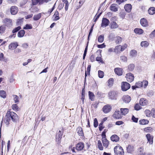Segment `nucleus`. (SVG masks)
Instances as JSON below:
<instances>
[{
  "instance_id": "obj_54",
  "label": "nucleus",
  "mask_w": 155,
  "mask_h": 155,
  "mask_svg": "<svg viewBox=\"0 0 155 155\" xmlns=\"http://www.w3.org/2000/svg\"><path fill=\"white\" fill-rule=\"evenodd\" d=\"M154 92L153 91H149L147 93V95L148 96L151 97L153 95Z\"/></svg>"
},
{
  "instance_id": "obj_37",
  "label": "nucleus",
  "mask_w": 155,
  "mask_h": 155,
  "mask_svg": "<svg viewBox=\"0 0 155 155\" xmlns=\"http://www.w3.org/2000/svg\"><path fill=\"white\" fill-rule=\"evenodd\" d=\"M97 147L98 149L101 150H103V147L102 146V143L100 140H99L97 141Z\"/></svg>"
},
{
  "instance_id": "obj_6",
  "label": "nucleus",
  "mask_w": 155,
  "mask_h": 155,
  "mask_svg": "<svg viewBox=\"0 0 155 155\" xmlns=\"http://www.w3.org/2000/svg\"><path fill=\"white\" fill-rule=\"evenodd\" d=\"M112 107L109 104H107L104 106L103 108V111L105 113H107L111 110Z\"/></svg>"
},
{
  "instance_id": "obj_52",
  "label": "nucleus",
  "mask_w": 155,
  "mask_h": 155,
  "mask_svg": "<svg viewBox=\"0 0 155 155\" xmlns=\"http://www.w3.org/2000/svg\"><path fill=\"white\" fill-rule=\"evenodd\" d=\"M144 130L146 132H149L152 131V128L151 127H148L144 128Z\"/></svg>"
},
{
  "instance_id": "obj_13",
  "label": "nucleus",
  "mask_w": 155,
  "mask_h": 155,
  "mask_svg": "<svg viewBox=\"0 0 155 155\" xmlns=\"http://www.w3.org/2000/svg\"><path fill=\"white\" fill-rule=\"evenodd\" d=\"M102 140L104 146L106 148H107L109 143L108 141L104 137H102Z\"/></svg>"
},
{
  "instance_id": "obj_58",
  "label": "nucleus",
  "mask_w": 155,
  "mask_h": 155,
  "mask_svg": "<svg viewBox=\"0 0 155 155\" xmlns=\"http://www.w3.org/2000/svg\"><path fill=\"white\" fill-rule=\"evenodd\" d=\"M126 13L124 12H121L120 13V16L122 19H124L125 18Z\"/></svg>"
},
{
  "instance_id": "obj_7",
  "label": "nucleus",
  "mask_w": 155,
  "mask_h": 155,
  "mask_svg": "<svg viewBox=\"0 0 155 155\" xmlns=\"http://www.w3.org/2000/svg\"><path fill=\"white\" fill-rule=\"evenodd\" d=\"M110 23V21L108 19L105 18H103L102 21L101 27H106Z\"/></svg>"
},
{
  "instance_id": "obj_49",
  "label": "nucleus",
  "mask_w": 155,
  "mask_h": 155,
  "mask_svg": "<svg viewBox=\"0 0 155 155\" xmlns=\"http://www.w3.org/2000/svg\"><path fill=\"white\" fill-rule=\"evenodd\" d=\"M143 149L140 148L138 150V155H145V153L143 152Z\"/></svg>"
},
{
  "instance_id": "obj_15",
  "label": "nucleus",
  "mask_w": 155,
  "mask_h": 155,
  "mask_svg": "<svg viewBox=\"0 0 155 155\" xmlns=\"http://www.w3.org/2000/svg\"><path fill=\"white\" fill-rule=\"evenodd\" d=\"M148 101L147 100L144 98H141L140 101V104L141 105L144 106L148 104Z\"/></svg>"
},
{
  "instance_id": "obj_60",
  "label": "nucleus",
  "mask_w": 155,
  "mask_h": 155,
  "mask_svg": "<svg viewBox=\"0 0 155 155\" xmlns=\"http://www.w3.org/2000/svg\"><path fill=\"white\" fill-rule=\"evenodd\" d=\"M148 84V81H143V87L145 88Z\"/></svg>"
},
{
  "instance_id": "obj_8",
  "label": "nucleus",
  "mask_w": 155,
  "mask_h": 155,
  "mask_svg": "<svg viewBox=\"0 0 155 155\" xmlns=\"http://www.w3.org/2000/svg\"><path fill=\"white\" fill-rule=\"evenodd\" d=\"M126 78L128 82H131L134 79V76L132 73H129L126 74Z\"/></svg>"
},
{
  "instance_id": "obj_36",
  "label": "nucleus",
  "mask_w": 155,
  "mask_h": 155,
  "mask_svg": "<svg viewBox=\"0 0 155 155\" xmlns=\"http://www.w3.org/2000/svg\"><path fill=\"white\" fill-rule=\"evenodd\" d=\"M134 32L137 34H141L143 33V31L142 29L140 28H135L134 30Z\"/></svg>"
},
{
  "instance_id": "obj_22",
  "label": "nucleus",
  "mask_w": 155,
  "mask_h": 155,
  "mask_svg": "<svg viewBox=\"0 0 155 155\" xmlns=\"http://www.w3.org/2000/svg\"><path fill=\"white\" fill-rule=\"evenodd\" d=\"M114 71L116 74L118 75H121L123 73L122 69L119 68H117L114 69Z\"/></svg>"
},
{
  "instance_id": "obj_56",
  "label": "nucleus",
  "mask_w": 155,
  "mask_h": 155,
  "mask_svg": "<svg viewBox=\"0 0 155 155\" xmlns=\"http://www.w3.org/2000/svg\"><path fill=\"white\" fill-rule=\"evenodd\" d=\"M102 13L101 12L98 15H96L95 16L94 18V22H96V21H97L98 18H99V17L101 16Z\"/></svg>"
},
{
  "instance_id": "obj_20",
  "label": "nucleus",
  "mask_w": 155,
  "mask_h": 155,
  "mask_svg": "<svg viewBox=\"0 0 155 155\" xmlns=\"http://www.w3.org/2000/svg\"><path fill=\"white\" fill-rule=\"evenodd\" d=\"M62 136V134L61 130H59L56 136V141L58 142H60Z\"/></svg>"
},
{
  "instance_id": "obj_39",
  "label": "nucleus",
  "mask_w": 155,
  "mask_h": 155,
  "mask_svg": "<svg viewBox=\"0 0 155 155\" xmlns=\"http://www.w3.org/2000/svg\"><path fill=\"white\" fill-rule=\"evenodd\" d=\"M0 96L3 98H5L6 96L5 91L3 90L0 91Z\"/></svg>"
},
{
  "instance_id": "obj_5",
  "label": "nucleus",
  "mask_w": 155,
  "mask_h": 155,
  "mask_svg": "<svg viewBox=\"0 0 155 155\" xmlns=\"http://www.w3.org/2000/svg\"><path fill=\"white\" fill-rule=\"evenodd\" d=\"M113 116L114 118L118 119H121L122 117L120 111L119 110L115 111Z\"/></svg>"
},
{
  "instance_id": "obj_38",
  "label": "nucleus",
  "mask_w": 155,
  "mask_h": 155,
  "mask_svg": "<svg viewBox=\"0 0 155 155\" xmlns=\"http://www.w3.org/2000/svg\"><path fill=\"white\" fill-rule=\"evenodd\" d=\"M127 148V152L129 153H130L134 150L133 146L130 145H128Z\"/></svg>"
},
{
  "instance_id": "obj_45",
  "label": "nucleus",
  "mask_w": 155,
  "mask_h": 155,
  "mask_svg": "<svg viewBox=\"0 0 155 155\" xmlns=\"http://www.w3.org/2000/svg\"><path fill=\"white\" fill-rule=\"evenodd\" d=\"M54 18L55 19V20L57 21L60 18L59 17V13L57 11H56L54 13Z\"/></svg>"
},
{
  "instance_id": "obj_24",
  "label": "nucleus",
  "mask_w": 155,
  "mask_h": 155,
  "mask_svg": "<svg viewBox=\"0 0 155 155\" xmlns=\"http://www.w3.org/2000/svg\"><path fill=\"white\" fill-rule=\"evenodd\" d=\"M129 109L127 108H121L120 109V111L122 115H125L129 112Z\"/></svg>"
},
{
  "instance_id": "obj_16",
  "label": "nucleus",
  "mask_w": 155,
  "mask_h": 155,
  "mask_svg": "<svg viewBox=\"0 0 155 155\" xmlns=\"http://www.w3.org/2000/svg\"><path fill=\"white\" fill-rule=\"evenodd\" d=\"M18 46V45L17 42L12 43L9 45L8 48L10 49L13 50L16 48Z\"/></svg>"
},
{
  "instance_id": "obj_12",
  "label": "nucleus",
  "mask_w": 155,
  "mask_h": 155,
  "mask_svg": "<svg viewBox=\"0 0 155 155\" xmlns=\"http://www.w3.org/2000/svg\"><path fill=\"white\" fill-rule=\"evenodd\" d=\"M21 29V27L20 26H18V27L15 28L12 31V32L13 33V34L12 35H10L9 37L10 38H12V37L15 38V33L17 32Z\"/></svg>"
},
{
  "instance_id": "obj_63",
  "label": "nucleus",
  "mask_w": 155,
  "mask_h": 155,
  "mask_svg": "<svg viewBox=\"0 0 155 155\" xmlns=\"http://www.w3.org/2000/svg\"><path fill=\"white\" fill-rule=\"evenodd\" d=\"M131 119L133 122L136 123L137 122L138 120V118H136L134 115L132 116Z\"/></svg>"
},
{
  "instance_id": "obj_62",
  "label": "nucleus",
  "mask_w": 155,
  "mask_h": 155,
  "mask_svg": "<svg viewBox=\"0 0 155 155\" xmlns=\"http://www.w3.org/2000/svg\"><path fill=\"white\" fill-rule=\"evenodd\" d=\"M14 97V100L15 103L18 102L19 100H18V97L17 95H13Z\"/></svg>"
},
{
  "instance_id": "obj_4",
  "label": "nucleus",
  "mask_w": 155,
  "mask_h": 155,
  "mask_svg": "<svg viewBox=\"0 0 155 155\" xmlns=\"http://www.w3.org/2000/svg\"><path fill=\"white\" fill-rule=\"evenodd\" d=\"M130 84L127 82H123L121 83V89L123 91H127L130 88Z\"/></svg>"
},
{
  "instance_id": "obj_59",
  "label": "nucleus",
  "mask_w": 155,
  "mask_h": 155,
  "mask_svg": "<svg viewBox=\"0 0 155 155\" xmlns=\"http://www.w3.org/2000/svg\"><path fill=\"white\" fill-rule=\"evenodd\" d=\"M120 59L123 62H126L127 61V57L124 56H121L120 57Z\"/></svg>"
},
{
  "instance_id": "obj_44",
  "label": "nucleus",
  "mask_w": 155,
  "mask_h": 155,
  "mask_svg": "<svg viewBox=\"0 0 155 155\" xmlns=\"http://www.w3.org/2000/svg\"><path fill=\"white\" fill-rule=\"evenodd\" d=\"M104 40V36L103 35H100L98 37V41L100 43L102 42Z\"/></svg>"
},
{
  "instance_id": "obj_46",
  "label": "nucleus",
  "mask_w": 155,
  "mask_h": 155,
  "mask_svg": "<svg viewBox=\"0 0 155 155\" xmlns=\"http://www.w3.org/2000/svg\"><path fill=\"white\" fill-rule=\"evenodd\" d=\"M145 113L146 116L147 117H150L151 115V111H150L148 110H145Z\"/></svg>"
},
{
  "instance_id": "obj_9",
  "label": "nucleus",
  "mask_w": 155,
  "mask_h": 155,
  "mask_svg": "<svg viewBox=\"0 0 155 155\" xmlns=\"http://www.w3.org/2000/svg\"><path fill=\"white\" fill-rule=\"evenodd\" d=\"M122 99L123 102L126 103H129L131 100L130 97L128 95H124Z\"/></svg>"
},
{
  "instance_id": "obj_42",
  "label": "nucleus",
  "mask_w": 155,
  "mask_h": 155,
  "mask_svg": "<svg viewBox=\"0 0 155 155\" xmlns=\"http://www.w3.org/2000/svg\"><path fill=\"white\" fill-rule=\"evenodd\" d=\"M134 64H131L128 66V69L129 71H133L134 68Z\"/></svg>"
},
{
  "instance_id": "obj_51",
  "label": "nucleus",
  "mask_w": 155,
  "mask_h": 155,
  "mask_svg": "<svg viewBox=\"0 0 155 155\" xmlns=\"http://www.w3.org/2000/svg\"><path fill=\"white\" fill-rule=\"evenodd\" d=\"M98 76L100 78H102L104 76V72L101 71H98Z\"/></svg>"
},
{
  "instance_id": "obj_34",
  "label": "nucleus",
  "mask_w": 155,
  "mask_h": 155,
  "mask_svg": "<svg viewBox=\"0 0 155 155\" xmlns=\"http://www.w3.org/2000/svg\"><path fill=\"white\" fill-rule=\"evenodd\" d=\"M91 65H88L87 68V71H86L85 73V80L86 78V77L87 76V74L88 75H89L90 74V71L91 70Z\"/></svg>"
},
{
  "instance_id": "obj_35",
  "label": "nucleus",
  "mask_w": 155,
  "mask_h": 155,
  "mask_svg": "<svg viewBox=\"0 0 155 155\" xmlns=\"http://www.w3.org/2000/svg\"><path fill=\"white\" fill-rule=\"evenodd\" d=\"M130 56L132 57H135L137 55V52L136 50H132L130 52Z\"/></svg>"
},
{
  "instance_id": "obj_1",
  "label": "nucleus",
  "mask_w": 155,
  "mask_h": 155,
  "mask_svg": "<svg viewBox=\"0 0 155 155\" xmlns=\"http://www.w3.org/2000/svg\"><path fill=\"white\" fill-rule=\"evenodd\" d=\"M18 119V115L15 113L8 111L5 117L4 122L6 125H8L11 120L13 122H16Z\"/></svg>"
},
{
  "instance_id": "obj_2",
  "label": "nucleus",
  "mask_w": 155,
  "mask_h": 155,
  "mask_svg": "<svg viewBox=\"0 0 155 155\" xmlns=\"http://www.w3.org/2000/svg\"><path fill=\"white\" fill-rule=\"evenodd\" d=\"M115 155H124V152L122 147L120 146H116L114 148Z\"/></svg>"
},
{
  "instance_id": "obj_31",
  "label": "nucleus",
  "mask_w": 155,
  "mask_h": 155,
  "mask_svg": "<svg viewBox=\"0 0 155 155\" xmlns=\"http://www.w3.org/2000/svg\"><path fill=\"white\" fill-rule=\"evenodd\" d=\"M149 122L148 120L146 119H142L139 121L140 124L143 125L147 124Z\"/></svg>"
},
{
  "instance_id": "obj_17",
  "label": "nucleus",
  "mask_w": 155,
  "mask_h": 155,
  "mask_svg": "<svg viewBox=\"0 0 155 155\" xmlns=\"http://www.w3.org/2000/svg\"><path fill=\"white\" fill-rule=\"evenodd\" d=\"M148 142L150 144H152L153 143V137L150 134H147L146 135Z\"/></svg>"
},
{
  "instance_id": "obj_57",
  "label": "nucleus",
  "mask_w": 155,
  "mask_h": 155,
  "mask_svg": "<svg viewBox=\"0 0 155 155\" xmlns=\"http://www.w3.org/2000/svg\"><path fill=\"white\" fill-rule=\"evenodd\" d=\"M98 124L97 120V118H95L94 120V125L95 127H97Z\"/></svg>"
},
{
  "instance_id": "obj_32",
  "label": "nucleus",
  "mask_w": 155,
  "mask_h": 155,
  "mask_svg": "<svg viewBox=\"0 0 155 155\" xmlns=\"http://www.w3.org/2000/svg\"><path fill=\"white\" fill-rule=\"evenodd\" d=\"M88 95L89 99L92 101H94L95 97L94 93L93 92H91L90 91H89L88 92Z\"/></svg>"
},
{
  "instance_id": "obj_47",
  "label": "nucleus",
  "mask_w": 155,
  "mask_h": 155,
  "mask_svg": "<svg viewBox=\"0 0 155 155\" xmlns=\"http://www.w3.org/2000/svg\"><path fill=\"white\" fill-rule=\"evenodd\" d=\"M32 28V26L31 24H27L24 27L23 29H31Z\"/></svg>"
},
{
  "instance_id": "obj_50",
  "label": "nucleus",
  "mask_w": 155,
  "mask_h": 155,
  "mask_svg": "<svg viewBox=\"0 0 155 155\" xmlns=\"http://www.w3.org/2000/svg\"><path fill=\"white\" fill-rule=\"evenodd\" d=\"M134 108L135 110H138L141 108V107L140 106L139 104H136L134 106Z\"/></svg>"
},
{
  "instance_id": "obj_25",
  "label": "nucleus",
  "mask_w": 155,
  "mask_h": 155,
  "mask_svg": "<svg viewBox=\"0 0 155 155\" xmlns=\"http://www.w3.org/2000/svg\"><path fill=\"white\" fill-rule=\"evenodd\" d=\"M116 5L115 4H112L110 7V10L114 12H117L118 11V8L116 6Z\"/></svg>"
},
{
  "instance_id": "obj_43",
  "label": "nucleus",
  "mask_w": 155,
  "mask_h": 155,
  "mask_svg": "<svg viewBox=\"0 0 155 155\" xmlns=\"http://www.w3.org/2000/svg\"><path fill=\"white\" fill-rule=\"evenodd\" d=\"M136 87L137 88H140L143 87V81H139L136 84Z\"/></svg>"
},
{
  "instance_id": "obj_19",
  "label": "nucleus",
  "mask_w": 155,
  "mask_h": 155,
  "mask_svg": "<svg viewBox=\"0 0 155 155\" xmlns=\"http://www.w3.org/2000/svg\"><path fill=\"white\" fill-rule=\"evenodd\" d=\"M132 8V5L130 4H126L124 7L125 11L128 13H129L131 11Z\"/></svg>"
},
{
  "instance_id": "obj_48",
  "label": "nucleus",
  "mask_w": 155,
  "mask_h": 155,
  "mask_svg": "<svg viewBox=\"0 0 155 155\" xmlns=\"http://www.w3.org/2000/svg\"><path fill=\"white\" fill-rule=\"evenodd\" d=\"M114 79L112 78L110 79L108 81V85L110 87L113 85Z\"/></svg>"
},
{
  "instance_id": "obj_40",
  "label": "nucleus",
  "mask_w": 155,
  "mask_h": 155,
  "mask_svg": "<svg viewBox=\"0 0 155 155\" xmlns=\"http://www.w3.org/2000/svg\"><path fill=\"white\" fill-rule=\"evenodd\" d=\"M115 42L117 44L120 43L122 41V38L120 36H118L116 37Z\"/></svg>"
},
{
  "instance_id": "obj_55",
  "label": "nucleus",
  "mask_w": 155,
  "mask_h": 155,
  "mask_svg": "<svg viewBox=\"0 0 155 155\" xmlns=\"http://www.w3.org/2000/svg\"><path fill=\"white\" fill-rule=\"evenodd\" d=\"M23 18H22L18 20L16 22V25H21L23 21Z\"/></svg>"
},
{
  "instance_id": "obj_41",
  "label": "nucleus",
  "mask_w": 155,
  "mask_h": 155,
  "mask_svg": "<svg viewBox=\"0 0 155 155\" xmlns=\"http://www.w3.org/2000/svg\"><path fill=\"white\" fill-rule=\"evenodd\" d=\"M140 45L142 47H147L149 45V43L147 41H143L141 42Z\"/></svg>"
},
{
  "instance_id": "obj_64",
  "label": "nucleus",
  "mask_w": 155,
  "mask_h": 155,
  "mask_svg": "<svg viewBox=\"0 0 155 155\" xmlns=\"http://www.w3.org/2000/svg\"><path fill=\"white\" fill-rule=\"evenodd\" d=\"M12 108L14 110H17L18 109V107L16 104H13L12 106Z\"/></svg>"
},
{
  "instance_id": "obj_3",
  "label": "nucleus",
  "mask_w": 155,
  "mask_h": 155,
  "mask_svg": "<svg viewBox=\"0 0 155 155\" xmlns=\"http://www.w3.org/2000/svg\"><path fill=\"white\" fill-rule=\"evenodd\" d=\"M118 95V92L115 91H111L108 93L109 99L112 100H116Z\"/></svg>"
},
{
  "instance_id": "obj_29",
  "label": "nucleus",
  "mask_w": 155,
  "mask_h": 155,
  "mask_svg": "<svg viewBox=\"0 0 155 155\" xmlns=\"http://www.w3.org/2000/svg\"><path fill=\"white\" fill-rule=\"evenodd\" d=\"M121 45H118L114 49V51L116 53H118L121 51Z\"/></svg>"
},
{
  "instance_id": "obj_27",
  "label": "nucleus",
  "mask_w": 155,
  "mask_h": 155,
  "mask_svg": "<svg viewBox=\"0 0 155 155\" xmlns=\"http://www.w3.org/2000/svg\"><path fill=\"white\" fill-rule=\"evenodd\" d=\"M25 33V31L24 30H20L18 33V36L19 38L23 37Z\"/></svg>"
},
{
  "instance_id": "obj_11",
  "label": "nucleus",
  "mask_w": 155,
  "mask_h": 155,
  "mask_svg": "<svg viewBox=\"0 0 155 155\" xmlns=\"http://www.w3.org/2000/svg\"><path fill=\"white\" fill-rule=\"evenodd\" d=\"M140 23L141 25L144 27H147L148 25L147 20L144 18H142L140 19Z\"/></svg>"
},
{
  "instance_id": "obj_21",
  "label": "nucleus",
  "mask_w": 155,
  "mask_h": 155,
  "mask_svg": "<svg viewBox=\"0 0 155 155\" xmlns=\"http://www.w3.org/2000/svg\"><path fill=\"white\" fill-rule=\"evenodd\" d=\"M77 131L78 135L81 137L84 136V134L82 128L81 127H78L77 129Z\"/></svg>"
},
{
  "instance_id": "obj_23",
  "label": "nucleus",
  "mask_w": 155,
  "mask_h": 155,
  "mask_svg": "<svg viewBox=\"0 0 155 155\" xmlns=\"http://www.w3.org/2000/svg\"><path fill=\"white\" fill-rule=\"evenodd\" d=\"M110 139L112 141L115 142L118 141L119 140V137L116 134L112 135L110 137Z\"/></svg>"
},
{
  "instance_id": "obj_53",
  "label": "nucleus",
  "mask_w": 155,
  "mask_h": 155,
  "mask_svg": "<svg viewBox=\"0 0 155 155\" xmlns=\"http://www.w3.org/2000/svg\"><path fill=\"white\" fill-rule=\"evenodd\" d=\"M5 30V28L4 26H1L0 27V33L2 34L4 33Z\"/></svg>"
},
{
  "instance_id": "obj_18",
  "label": "nucleus",
  "mask_w": 155,
  "mask_h": 155,
  "mask_svg": "<svg viewBox=\"0 0 155 155\" xmlns=\"http://www.w3.org/2000/svg\"><path fill=\"white\" fill-rule=\"evenodd\" d=\"M18 11V8L15 6H12L11 8V12L12 15H15Z\"/></svg>"
},
{
  "instance_id": "obj_61",
  "label": "nucleus",
  "mask_w": 155,
  "mask_h": 155,
  "mask_svg": "<svg viewBox=\"0 0 155 155\" xmlns=\"http://www.w3.org/2000/svg\"><path fill=\"white\" fill-rule=\"evenodd\" d=\"M151 115L153 117L155 118V109L153 108L151 110Z\"/></svg>"
},
{
  "instance_id": "obj_10",
  "label": "nucleus",
  "mask_w": 155,
  "mask_h": 155,
  "mask_svg": "<svg viewBox=\"0 0 155 155\" xmlns=\"http://www.w3.org/2000/svg\"><path fill=\"white\" fill-rule=\"evenodd\" d=\"M84 147V143L81 142H79L76 145V149L78 150H81Z\"/></svg>"
},
{
  "instance_id": "obj_26",
  "label": "nucleus",
  "mask_w": 155,
  "mask_h": 155,
  "mask_svg": "<svg viewBox=\"0 0 155 155\" xmlns=\"http://www.w3.org/2000/svg\"><path fill=\"white\" fill-rule=\"evenodd\" d=\"M110 28L111 29H115L117 28L118 25L117 23L114 21L111 22L110 24Z\"/></svg>"
},
{
  "instance_id": "obj_28",
  "label": "nucleus",
  "mask_w": 155,
  "mask_h": 155,
  "mask_svg": "<svg viewBox=\"0 0 155 155\" xmlns=\"http://www.w3.org/2000/svg\"><path fill=\"white\" fill-rule=\"evenodd\" d=\"M149 13L153 15L155 13V8L154 7H150L148 10Z\"/></svg>"
},
{
  "instance_id": "obj_33",
  "label": "nucleus",
  "mask_w": 155,
  "mask_h": 155,
  "mask_svg": "<svg viewBox=\"0 0 155 155\" xmlns=\"http://www.w3.org/2000/svg\"><path fill=\"white\" fill-rule=\"evenodd\" d=\"M41 17V14L40 13L37 15H35L33 17V19L35 21L38 20Z\"/></svg>"
},
{
  "instance_id": "obj_30",
  "label": "nucleus",
  "mask_w": 155,
  "mask_h": 155,
  "mask_svg": "<svg viewBox=\"0 0 155 155\" xmlns=\"http://www.w3.org/2000/svg\"><path fill=\"white\" fill-rule=\"evenodd\" d=\"M85 99V91L84 89H83L81 92V99L82 100L83 104L84 102Z\"/></svg>"
},
{
  "instance_id": "obj_14",
  "label": "nucleus",
  "mask_w": 155,
  "mask_h": 155,
  "mask_svg": "<svg viewBox=\"0 0 155 155\" xmlns=\"http://www.w3.org/2000/svg\"><path fill=\"white\" fill-rule=\"evenodd\" d=\"M3 22L7 26H11L12 25V20L10 19L5 18L3 20Z\"/></svg>"
}]
</instances>
